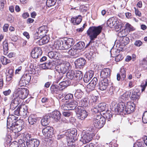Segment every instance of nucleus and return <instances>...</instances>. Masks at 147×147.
Masks as SVG:
<instances>
[{"mask_svg": "<svg viewBox=\"0 0 147 147\" xmlns=\"http://www.w3.org/2000/svg\"><path fill=\"white\" fill-rule=\"evenodd\" d=\"M102 28L100 26L90 27L87 31V34L91 40H94L101 32Z\"/></svg>", "mask_w": 147, "mask_h": 147, "instance_id": "nucleus-3", "label": "nucleus"}, {"mask_svg": "<svg viewBox=\"0 0 147 147\" xmlns=\"http://www.w3.org/2000/svg\"><path fill=\"white\" fill-rule=\"evenodd\" d=\"M3 53L4 55H6L8 52V44L7 40H5L3 42Z\"/></svg>", "mask_w": 147, "mask_h": 147, "instance_id": "nucleus-36", "label": "nucleus"}, {"mask_svg": "<svg viewBox=\"0 0 147 147\" xmlns=\"http://www.w3.org/2000/svg\"><path fill=\"white\" fill-rule=\"evenodd\" d=\"M120 74L122 77V79L124 80L126 77V71L124 68L122 69L121 70Z\"/></svg>", "mask_w": 147, "mask_h": 147, "instance_id": "nucleus-56", "label": "nucleus"}, {"mask_svg": "<svg viewBox=\"0 0 147 147\" xmlns=\"http://www.w3.org/2000/svg\"><path fill=\"white\" fill-rule=\"evenodd\" d=\"M98 97L96 96L92 95L91 96V99L89 101V104L90 105H93V103L95 104L96 102Z\"/></svg>", "mask_w": 147, "mask_h": 147, "instance_id": "nucleus-38", "label": "nucleus"}, {"mask_svg": "<svg viewBox=\"0 0 147 147\" xmlns=\"http://www.w3.org/2000/svg\"><path fill=\"white\" fill-rule=\"evenodd\" d=\"M42 131L43 134L48 138H52L54 135L53 127L49 126L43 128Z\"/></svg>", "mask_w": 147, "mask_h": 147, "instance_id": "nucleus-12", "label": "nucleus"}, {"mask_svg": "<svg viewBox=\"0 0 147 147\" xmlns=\"http://www.w3.org/2000/svg\"><path fill=\"white\" fill-rule=\"evenodd\" d=\"M143 122L144 123H147V111H145L143 114L142 117Z\"/></svg>", "mask_w": 147, "mask_h": 147, "instance_id": "nucleus-54", "label": "nucleus"}, {"mask_svg": "<svg viewBox=\"0 0 147 147\" xmlns=\"http://www.w3.org/2000/svg\"><path fill=\"white\" fill-rule=\"evenodd\" d=\"M70 82L68 80H66L61 82L59 84V85L61 86L60 88L61 89L63 90L69 86L70 84Z\"/></svg>", "mask_w": 147, "mask_h": 147, "instance_id": "nucleus-33", "label": "nucleus"}, {"mask_svg": "<svg viewBox=\"0 0 147 147\" xmlns=\"http://www.w3.org/2000/svg\"><path fill=\"white\" fill-rule=\"evenodd\" d=\"M66 103L69 110H74L78 105V102L76 100L73 101L69 103Z\"/></svg>", "mask_w": 147, "mask_h": 147, "instance_id": "nucleus-27", "label": "nucleus"}, {"mask_svg": "<svg viewBox=\"0 0 147 147\" xmlns=\"http://www.w3.org/2000/svg\"><path fill=\"white\" fill-rule=\"evenodd\" d=\"M88 99L86 98H84L80 100H77V102H78V105L79 106L78 107H87L88 105Z\"/></svg>", "mask_w": 147, "mask_h": 147, "instance_id": "nucleus-22", "label": "nucleus"}, {"mask_svg": "<svg viewBox=\"0 0 147 147\" xmlns=\"http://www.w3.org/2000/svg\"><path fill=\"white\" fill-rule=\"evenodd\" d=\"M94 86L90 84L89 83L87 86L86 91L87 92H89L94 90L95 88Z\"/></svg>", "mask_w": 147, "mask_h": 147, "instance_id": "nucleus-51", "label": "nucleus"}, {"mask_svg": "<svg viewBox=\"0 0 147 147\" xmlns=\"http://www.w3.org/2000/svg\"><path fill=\"white\" fill-rule=\"evenodd\" d=\"M76 110L78 119L83 120L87 117L88 113L86 110L83 109V107H78Z\"/></svg>", "mask_w": 147, "mask_h": 147, "instance_id": "nucleus-9", "label": "nucleus"}, {"mask_svg": "<svg viewBox=\"0 0 147 147\" xmlns=\"http://www.w3.org/2000/svg\"><path fill=\"white\" fill-rule=\"evenodd\" d=\"M129 94L127 93H124L120 97V100H121V102L125 101L128 99L129 97Z\"/></svg>", "mask_w": 147, "mask_h": 147, "instance_id": "nucleus-46", "label": "nucleus"}, {"mask_svg": "<svg viewBox=\"0 0 147 147\" xmlns=\"http://www.w3.org/2000/svg\"><path fill=\"white\" fill-rule=\"evenodd\" d=\"M61 115V114L59 111H54L52 113V117L55 121L57 122L60 119Z\"/></svg>", "mask_w": 147, "mask_h": 147, "instance_id": "nucleus-25", "label": "nucleus"}, {"mask_svg": "<svg viewBox=\"0 0 147 147\" xmlns=\"http://www.w3.org/2000/svg\"><path fill=\"white\" fill-rule=\"evenodd\" d=\"M5 2L3 0L0 1V9L1 11L3 9Z\"/></svg>", "mask_w": 147, "mask_h": 147, "instance_id": "nucleus-62", "label": "nucleus"}, {"mask_svg": "<svg viewBox=\"0 0 147 147\" xmlns=\"http://www.w3.org/2000/svg\"><path fill=\"white\" fill-rule=\"evenodd\" d=\"M47 66L48 67V69L53 68L55 67H56V62L55 61L53 60L50 61L47 63Z\"/></svg>", "mask_w": 147, "mask_h": 147, "instance_id": "nucleus-44", "label": "nucleus"}, {"mask_svg": "<svg viewBox=\"0 0 147 147\" xmlns=\"http://www.w3.org/2000/svg\"><path fill=\"white\" fill-rule=\"evenodd\" d=\"M73 95L71 93H68L65 96V99H63L61 100L62 102H64L65 100H69L73 98Z\"/></svg>", "mask_w": 147, "mask_h": 147, "instance_id": "nucleus-49", "label": "nucleus"}, {"mask_svg": "<svg viewBox=\"0 0 147 147\" xmlns=\"http://www.w3.org/2000/svg\"><path fill=\"white\" fill-rule=\"evenodd\" d=\"M94 75V72L93 71L90 70L87 72L85 74L83 78V80L84 82L87 83L92 78Z\"/></svg>", "mask_w": 147, "mask_h": 147, "instance_id": "nucleus-20", "label": "nucleus"}, {"mask_svg": "<svg viewBox=\"0 0 147 147\" xmlns=\"http://www.w3.org/2000/svg\"><path fill=\"white\" fill-rule=\"evenodd\" d=\"M39 140L34 139L27 140L26 142V145L28 147H37L39 145Z\"/></svg>", "mask_w": 147, "mask_h": 147, "instance_id": "nucleus-17", "label": "nucleus"}, {"mask_svg": "<svg viewBox=\"0 0 147 147\" xmlns=\"http://www.w3.org/2000/svg\"><path fill=\"white\" fill-rule=\"evenodd\" d=\"M124 32H125V30H122L120 32H119L118 33L119 36L121 37V43L124 44V45H127L129 42V39L128 37L126 36V34L124 33Z\"/></svg>", "mask_w": 147, "mask_h": 147, "instance_id": "nucleus-15", "label": "nucleus"}, {"mask_svg": "<svg viewBox=\"0 0 147 147\" xmlns=\"http://www.w3.org/2000/svg\"><path fill=\"white\" fill-rule=\"evenodd\" d=\"M105 119L104 117H101L100 115H96L94 118L93 124L96 128H100L102 127L105 123Z\"/></svg>", "mask_w": 147, "mask_h": 147, "instance_id": "nucleus-5", "label": "nucleus"}, {"mask_svg": "<svg viewBox=\"0 0 147 147\" xmlns=\"http://www.w3.org/2000/svg\"><path fill=\"white\" fill-rule=\"evenodd\" d=\"M75 71L71 70L69 71L66 74L67 77L71 80H75Z\"/></svg>", "mask_w": 147, "mask_h": 147, "instance_id": "nucleus-32", "label": "nucleus"}, {"mask_svg": "<svg viewBox=\"0 0 147 147\" xmlns=\"http://www.w3.org/2000/svg\"><path fill=\"white\" fill-rule=\"evenodd\" d=\"M57 0H47L46 4L48 7H51L55 5Z\"/></svg>", "mask_w": 147, "mask_h": 147, "instance_id": "nucleus-47", "label": "nucleus"}, {"mask_svg": "<svg viewBox=\"0 0 147 147\" xmlns=\"http://www.w3.org/2000/svg\"><path fill=\"white\" fill-rule=\"evenodd\" d=\"M84 93L83 92L80 90H77L76 91L74 95L77 98L79 99L82 97Z\"/></svg>", "mask_w": 147, "mask_h": 147, "instance_id": "nucleus-41", "label": "nucleus"}, {"mask_svg": "<svg viewBox=\"0 0 147 147\" xmlns=\"http://www.w3.org/2000/svg\"><path fill=\"white\" fill-rule=\"evenodd\" d=\"M123 58V56L121 54L117 55L115 57V61L117 62H119Z\"/></svg>", "mask_w": 147, "mask_h": 147, "instance_id": "nucleus-57", "label": "nucleus"}, {"mask_svg": "<svg viewBox=\"0 0 147 147\" xmlns=\"http://www.w3.org/2000/svg\"><path fill=\"white\" fill-rule=\"evenodd\" d=\"M63 115L65 117H69L71 115V112L68 111H64L63 112Z\"/></svg>", "mask_w": 147, "mask_h": 147, "instance_id": "nucleus-61", "label": "nucleus"}, {"mask_svg": "<svg viewBox=\"0 0 147 147\" xmlns=\"http://www.w3.org/2000/svg\"><path fill=\"white\" fill-rule=\"evenodd\" d=\"M28 94L29 91L27 89L22 88L17 89L15 92V96L21 100L26 98Z\"/></svg>", "mask_w": 147, "mask_h": 147, "instance_id": "nucleus-6", "label": "nucleus"}, {"mask_svg": "<svg viewBox=\"0 0 147 147\" xmlns=\"http://www.w3.org/2000/svg\"><path fill=\"white\" fill-rule=\"evenodd\" d=\"M50 117L49 115H46L44 117L41 119V122L43 126L48 125L50 121Z\"/></svg>", "mask_w": 147, "mask_h": 147, "instance_id": "nucleus-26", "label": "nucleus"}, {"mask_svg": "<svg viewBox=\"0 0 147 147\" xmlns=\"http://www.w3.org/2000/svg\"><path fill=\"white\" fill-rule=\"evenodd\" d=\"M42 40L43 41L44 43L45 44L49 42V37L47 36H42Z\"/></svg>", "mask_w": 147, "mask_h": 147, "instance_id": "nucleus-58", "label": "nucleus"}, {"mask_svg": "<svg viewBox=\"0 0 147 147\" xmlns=\"http://www.w3.org/2000/svg\"><path fill=\"white\" fill-rule=\"evenodd\" d=\"M50 90L52 94H58L60 91L59 87L57 85L52 84L51 86Z\"/></svg>", "mask_w": 147, "mask_h": 147, "instance_id": "nucleus-28", "label": "nucleus"}, {"mask_svg": "<svg viewBox=\"0 0 147 147\" xmlns=\"http://www.w3.org/2000/svg\"><path fill=\"white\" fill-rule=\"evenodd\" d=\"M25 107V108L23 107V108H22V107H20L21 110H20V115L24 117L26 116L27 114V111L26 110V107Z\"/></svg>", "mask_w": 147, "mask_h": 147, "instance_id": "nucleus-52", "label": "nucleus"}, {"mask_svg": "<svg viewBox=\"0 0 147 147\" xmlns=\"http://www.w3.org/2000/svg\"><path fill=\"white\" fill-rule=\"evenodd\" d=\"M12 117H8L7 121V128L12 130L15 133L17 132L20 131L22 129L21 125L18 124V123L22 122L21 120L17 121L16 122H13V120L15 119H14L13 116Z\"/></svg>", "mask_w": 147, "mask_h": 147, "instance_id": "nucleus-2", "label": "nucleus"}, {"mask_svg": "<svg viewBox=\"0 0 147 147\" xmlns=\"http://www.w3.org/2000/svg\"><path fill=\"white\" fill-rule=\"evenodd\" d=\"M91 111L92 112L95 113H97L100 112L99 110L98 107H94L91 109Z\"/></svg>", "mask_w": 147, "mask_h": 147, "instance_id": "nucleus-64", "label": "nucleus"}, {"mask_svg": "<svg viewBox=\"0 0 147 147\" xmlns=\"http://www.w3.org/2000/svg\"><path fill=\"white\" fill-rule=\"evenodd\" d=\"M82 20V18L80 15H79L76 18H72L71 21L74 25H77L79 24Z\"/></svg>", "mask_w": 147, "mask_h": 147, "instance_id": "nucleus-29", "label": "nucleus"}, {"mask_svg": "<svg viewBox=\"0 0 147 147\" xmlns=\"http://www.w3.org/2000/svg\"><path fill=\"white\" fill-rule=\"evenodd\" d=\"M97 42L96 41H94V40H91L90 39L89 42L87 44L85 48H86L89 46L90 48V49H94L97 46Z\"/></svg>", "mask_w": 147, "mask_h": 147, "instance_id": "nucleus-30", "label": "nucleus"}, {"mask_svg": "<svg viewBox=\"0 0 147 147\" xmlns=\"http://www.w3.org/2000/svg\"><path fill=\"white\" fill-rule=\"evenodd\" d=\"M20 106H18L16 110L14 111V114L17 116L20 115Z\"/></svg>", "mask_w": 147, "mask_h": 147, "instance_id": "nucleus-59", "label": "nucleus"}, {"mask_svg": "<svg viewBox=\"0 0 147 147\" xmlns=\"http://www.w3.org/2000/svg\"><path fill=\"white\" fill-rule=\"evenodd\" d=\"M42 54V51L40 47H34L31 53V56L33 58L37 59L41 57Z\"/></svg>", "mask_w": 147, "mask_h": 147, "instance_id": "nucleus-13", "label": "nucleus"}, {"mask_svg": "<svg viewBox=\"0 0 147 147\" xmlns=\"http://www.w3.org/2000/svg\"><path fill=\"white\" fill-rule=\"evenodd\" d=\"M99 88L101 90H105L109 86V80L108 79L102 80L98 84Z\"/></svg>", "mask_w": 147, "mask_h": 147, "instance_id": "nucleus-14", "label": "nucleus"}, {"mask_svg": "<svg viewBox=\"0 0 147 147\" xmlns=\"http://www.w3.org/2000/svg\"><path fill=\"white\" fill-rule=\"evenodd\" d=\"M141 65L144 69L147 68V60L146 59H144L141 62Z\"/></svg>", "mask_w": 147, "mask_h": 147, "instance_id": "nucleus-53", "label": "nucleus"}, {"mask_svg": "<svg viewBox=\"0 0 147 147\" xmlns=\"http://www.w3.org/2000/svg\"><path fill=\"white\" fill-rule=\"evenodd\" d=\"M28 120L29 123L31 125L35 124L37 121V118L33 115L29 116Z\"/></svg>", "mask_w": 147, "mask_h": 147, "instance_id": "nucleus-37", "label": "nucleus"}, {"mask_svg": "<svg viewBox=\"0 0 147 147\" xmlns=\"http://www.w3.org/2000/svg\"><path fill=\"white\" fill-rule=\"evenodd\" d=\"M31 76L29 74L24 75L21 78L19 82L20 86H24L28 84L31 79Z\"/></svg>", "mask_w": 147, "mask_h": 147, "instance_id": "nucleus-10", "label": "nucleus"}, {"mask_svg": "<svg viewBox=\"0 0 147 147\" xmlns=\"http://www.w3.org/2000/svg\"><path fill=\"white\" fill-rule=\"evenodd\" d=\"M134 104L131 102H128L125 105V114H129L134 110Z\"/></svg>", "mask_w": 147, "mask_h": 147, "instance_id": "nucleus-16", "label": "nucleus"}, {"mask_svg": "<svg viewBox=\"0 0 147 147\" xmlns=\"http://www.w3.org/2000/svg\"><path fill=\"white\" fill-rule=\"evenodd\" d=\"M98 80L96 78H94L91 81L89 84L95 87L96 85L98 83Z\"/></svg>", "mask_w": 147, "mask_h": 147, "instance_id": "nucleus-55", "label": "nucleus"}, {"mask_svg": "<svg viewBox=\"0 0 147 147\" xmlns=\"http://www.w3.org/2000/svg\"><path fill=\"white\" fill-rule=\"evenodd\" d=\"M1 59L2 63L4 65H6L11 62L9 59H8L6 57L4 56H2L1 57Z\"/></svg>", "mask_w": 147, "mask_h": 147, "instance_id": "nucleus-45", "label": "nucleus"}, {"mask_svg": "<svg viewBox=\"0 0 147 147\" xmlns=\"http://www.w3.org/2000/svg\"><path fill=\"white\" fill-rule=\"evenodd\" d=\"M135 9V12L136 16L139 17H141L142 15V14L140 11L138 9L136 8L135 7L134 8Z\"/></svg>", "mask_w": 147, "mask_h": 147, "instance_id": "nucleus-63", "label": "nucleus"}, {"mask_svg": "<svg viewBox=\"0 0 147 147\" xmlns=\"http://www.w3.org/2000/svg\"><path fill=\"white\" fill-rule=\"evenodd\" d=\"M13 97L12 98L10 106L11 107H13V108H15L20 103L21 99L15 96V94H13Z\"/></svg>", "mask_w": 147, "mask_h": 147, "instance_id": "nucleus-21", "label": "nucleus"}, {"mask_svg": "<svg viewBox=\"0 0 147 147\" xmlns=\"http://www.w3.org/2000/svg\"><path fill=\"white\" fill-rule=\"evenodd\" d=\"M80 51L75 47L70 49L68 51V53L71 55L76 57L80 55Z\"/></svg>", "mask_w": 147, "mask_h": 147, "instance_id": "nucleus-23", "label": "nucleus"}, {"mask_svg": "<svg viewBox=\"0 0 147 147\" xmlns=\"http://www.w3.org/2000/svg\"><path fill=\"white\" fill-rule=\"evenodd\" d=\"M95 135V133L92 131H90V133L87 132L84 134L80 140V141L84 144H85L90 142L92 139L93 137Z\"/></svg>", "mask_w": 147, "mask_h": 147, "instance_id": "nucleus-8", "label": "nucleus"}, {"mask_svg": "<svg viewBox=\"0 0 147 147\" xmlns=\"http://www.w3.org/2000/svg\"><path fill=\"white\" fill-rule=\"evenodd\" d=\"M110 113V111H106L105 113H102V114H103V117L101 116V117H104L105 120L107 119L108 121H109L112 116L111 114Z\"/></svg>", "mask_w": 147, "mask_h": 147, "instance_id": "nucleus-34", "label": "nucleus"}, {"mask_svg": "<svg viewBox=\"0 0 147 147\" xmlns=\"http://www.w3.org/2000/svg\"><path fill=\"white\" fill-rule=\"evenodd\" d=\"M113 22V28L118 29L120 28V24L118 19L116 17H114Z\"/></svg>", "mask_w": 147, "mask_h": 147, "instance_id": "nucleus-39", "label": "nucleus"}, {"mask_svg": "<svg viewBox=\"0 0 147 147\" xmlns=\"http://www.w3.org/2000/svg\"><path fill=\"white\" fill-rule=\"evenodd\" d=\"M74 44L73 39L69 38L66 40L55 41L53 44V47L57 50H67Z\"/></svg>", "mask_w": 147, "mask_h": 147, "instance_id": "nucleus-1", "label": "nucleus"}, {"mask_svg": "<svg viewBox=\"0 0 147 147\" xmlns=\"http://www.w3.org/2000/svg\"><path fill=\"white\" fill-rule=\"evenodd\" d=\"M114 17L110 18L108 20L107 24L111 28H113V22Z\"/></svg>", "mask_w": 147, "mask_h": 147, "instance_id": "nucleus-48", "label": "nucleus"}, {"mask_svg": "<svg viewBox=\"0 0 147 147\" xmlns=\"http://www.w3.org/2000/svg\"><path fill=\"white\" fill-rule=\"evenodd\" d=\"M134 44L136 46L139 47L142 45V42L141 40H137L135 41Z\"/></svg>", "mask_w": 147, "mask_h": 147, "instance_id": "nucleus-60", "label": "nucleus"}, {"mask_svg": "<svg viewBox=\"0 0 147 147\" xmlns=\"http://www.w3.org/2000/svg\"><path fill=\"white\" fill-rule=\"evenodd\" d=\"M125 103L123 102H120L116 106L112 108V111H114L116 113L119 112H123L125 114Z\"/></svg>", "mask_w": 147, "mask_h": 147, "instance_id": "nucleus-11", "label": "nucleus"}, {"mask_svg": "<svg viewBox=\"0 0 147 147\" xmlns=\"http://www.w3.org/2000/svg\"><path fill=\"white\" fill-rule=\"evenodd\" d=\"M98 106L100 112H102V113H103V112L105 111L106 109V103H100L99 104Z\"/></svg>", "mask_w": 147, "mask_h": 147, "instance_id": "nucleus-40", "label": "nucleus"}, {"mask_svg": "<svg viewBox=\"0 0 147 147\" xmlns=\"http://www.w3.org/2000/svg\"><path fill=\"white\" fill-rule=\"evenodd\" d=\"M85 45V44L84 42L80 41L78 42L74 47L79 51L84 48Z\"/></svg>", "mask_w": 147, "mask_h": 147, "instance_id": "nucleus-42", "label": "nucleus"}, {"mask_svg": "<svg viewBox=\"0 0 147 147\" xmlns=\"http://www.w3.org/2000/svg\"><path fill=\"white\" fill-rule=\"evenodd\" d=\"M77 134V130L76 129H73L70 131H68L65 132L64 135H62L58 136V138H60V137L61 138L66 137L68 142H69L73 143L76 140V136Z\"/></svg>", "mask_w": 147, "mask_h": 147, "instance_id": "nucleus-4", "label": "nucleus"}, {"mask_svg": "<svg viewBox=\"0 0 147 147\" xmlns=\"http://www.w3.org/2000/svg\"><path fill=\"white\" fill-rule=\"evenodd\" d=\"M58 53L55 51H51L48 53V56L50 58L57 59L58 56Z\"/></svg>", "mask_w": 147, "mask_h": 147, "instance_id": "nucleus-43", "label": "nucleus"}, {"mask_svg": "<svg viewBox=\"0 0 147 147\" xmlns=\"http://www.w3.org/2000/svg\"><path fill=\"white\" fill-rule=\"evenodd\" d=\"M48 31L47 26H43L39 28L38 30V32L40 34V36H43L46 35V34Z\"/></svg>", "mask_w": 147, "mask_h": 147, "instance_id": "nucleus-24", "label": "nucleus"}, {"mask_svg": "<svg viewBox=\"0 0 147 147\" xmlns=\"http://www.w3.org/2000/svg\"><path fill=\"white\" fill-rule=\"evenodd\" d=\"M140 86L142 88V92L144 91L146 87L147 86V80H146L143 81Z\"/></svg>", "mask_w": 147, "mask_h": 147, "instance_id": "nucleus-50", "label": "nucleus"}, {"mask_svg": "<svg viewBox=\"0 0 147 147\" xmlns=\"http://www.w3.org/2000/svg\"><path fill=\"white\" fill-rule=\"evenodd\" d=\"M70 67L69 63L68 62H66L56 66L55 69L56 71L59 73L63 74L67 71Z\"/></svg>", "mask_w": 147, "mask_h": 147, "instance_id": "nucleus-7", "label": "nucleus"}, {"mask_svg": "<svg viewBox=\"0 0 147 147\" xmlns=\"http://www.w3.org/2000/svg\"><path fill=\"white\" fill-rule=\"evenodd\" d=\"M111 71L109 68L103 69L100 72L101 78L104 79H108L110 76Z\"/></svg>", "mask_w": 147, "mask_h": 147, "instance_id": "nucleus-18", "label": "nucleus"}, {"mask_svg": "<svg viewBox=\"0 0 147 147\" xmlns=\"http://www.w3.org/2000/svg\"><path fill=\"white\" fill-rule=\"evenodd\" d=\"M75 80H80L82 79L83 74L82 72L80 71H75Z\"/></svg>", "mask_w": 147, "mask_h": 147, "instance_id": "nucleus-31", "label": "nucleus"}, {"mask_svg": "<svg viewBox=\"0 0 147 147\" xmlns=\"http://www.w3.org/2000/svg\"><path fill=\"white\" fill-rule=\"evenodd\" d=\"M86 63V60L83 58H82L78 59L75 62L77 68L79 69L82 68Z\"/></svg>", "mask_w": 147, "mask_h": 147, "instance_id": "nucleus-19", "label": "nucleus"}, {"mask_svg": "<svg viewBox=\"0 0 147 147\" xmlns=\"http://www.w3.org/2000/svg\"><path fill=\"white\" fill-rule=\"evenodd\" d=\"M131 97V99L133 100L138 99L140 97V93L133 90L132 91V94Z\"/></svg>", "mask_w": 147, "mask_h": 147, "instance_id": "nucleus-35", "label": "nucleus"}]
</instances>
